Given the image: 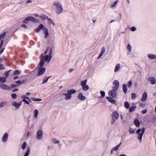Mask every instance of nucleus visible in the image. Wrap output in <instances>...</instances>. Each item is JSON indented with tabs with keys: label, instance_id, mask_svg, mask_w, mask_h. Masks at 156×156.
Segmentation results:
<instances>
[{
	"label": "nucleus",
	"instance_id": "f257e3e1",
	"mask_svg": "<svg viewBox=\"0 0 156 156\" xmlns=\"http://www.w3.org/2000/svg\"><path fill=\"white\" fill-rule=\"evenodd\" d=\"M53 5L56 9V12L57 14H59L63 11V9L62 5L60 2H55Z\"/></svg>",
	"mask_w": 156,
	"mask_h": 156
},
{
	"label": "nucleus",
	"instance_id": "f03ea898",
	"mask_svg": "<svg viewBox=\"0 0 156 156\" xmlns=\"http://www.w3.org/2000/svg\"><path fill=\"white\" fill-rule=\"evenodd\" d=\"M40 31H42L44 34V38L45 39L48 37L49 34L48 32V29L43 24H40Z\"/></svg>",
	"mask_w": 156,
	"mask_h": 156
},
{
	"label": "nucleus",
	"instance_id": "7ed1b4c3",
	"mask_svg": "<svg viewBox=\"0 0 156 156\" xmlns=\"http://www.w3.org/2000/svg\"><path fill=\"white\" fill-rule=\"evenodd\" d=\"M52 58L48 55H46L41 58L40 63L44 65L46 63L48 64L51 61Z\"/></svg>",
	"mask_w": 156,
	"mask_h": 156
},
{
	"label": "nucleus",
	"instance_id": "20e7f679",
	"mask_svg": "<svg viewBox=\"0 0 156 156\" xmlns=\"http://www.w3.org/2000/svg\"><path fill=\"white\" fill-rule=\"evenodd\" d=\"M6 35V33L4 32L2 34H0V54L2 53L4 51L5 48L1 49L3 43V39Z\"/></svg>",
	"mask_w": 156,
	"mask_h": 156
},
{
	"label": "nucleus",
	"instance_id": "39448f33",
	"mask_svg": "<svg viewBox=\"0 0 156 156\" xmlns=\"http://www.w3.org/2000/svg\"><path fill=\"white\" fill-rule=\"evenodd\" d=\"M145 128L143 127L142 129L140 128H139L136 131V133L137 134H139L140 132L141 131V133L139 134L138 136V139L140 140V142H141L142 140V136L145 131Z\"/></svg>",
	"mask_w": 156,
	"mask_h": 156
},
{
	"label": "nucleus",
	"instance_id": "423d86ee",
	"mask_svg": "<svg viewBox=\"0 0 156 156\" xmlns=\"http://www.w3.org/2000/svg\"><path fill=\"white\" fill-rule=\"evenodd\" d=\"M87 80H85L82 81L81 82V85L82 87L83 90L84 91H87L88 90L89 87L88 85H87Z\"/></svg>",
	"mask_w": 156,
	"mask_h": 156
},
{
	"label": "nucleus",
	"instance_id": "0eeeda50",
	"mask_svg": "<svg viewBox=\"0 0 156 156\" xmlns=\"http://www.w3.org/2000/svg\"><path fill=\"white\" fill-rule=\"evenodd\" d=\"M112 124H114L116 120L119 117V114L117 112H113L112 115Z\"/></svg>",
	"mask_w": 156,
	"mask_h": 156
},
{
	"label": "nucleus",
	"instance_id": "6e6552de",
	"mask_svg": "<svg viewBox=\"0 0 156 156\" xmlns=\"http://www.w3.org/2000/svg\"><path fill=\"white\" fill-rule=\"evenodd\" d=\"M113 84L115 85V86L112 87V90H111L116 91L119 87V82L118 80H115L113 82Z\"/></svg>",
	"mask_w": 156,
	"mask_h": 156
},
{
	"label": "nucleus",
	"instance_id": "1a4fd4ad",
	"mask_svg": "<svg viewBox=\"0 0 156 156\" xmlns=\"http://www.w3.org/2000/svg\"><path fill=\"white\" fill-rule=\"evenodd\" d=\"M44 66L40 63V76L43 74L45 72L46 68L44 67Z\"/></svg>",
	"mask_w": 156,
	"mask_h": 156
},
{
	"label": "nucleus",
	"instance_id": "9d476101",
	"mask_svg": "<svg viewBox=\"0 0 156 156\" xmlns=\"http://www.w3.org/2000/svg\"><path fill=\"white\" fill-rule=\"evenodd\" d=\"M117 94V93L116 91L111 90H110L108 93L109 97L112 98H115L116 97Z\"/></svg>",
	"mask_w": 156,
	"mask_h": 156
},
{
	"label": "nucleus",
	"instance_id": "9b49d317",
	"mask_svg": "<svg viewBox=\"0 0 156 156\" xmlns=\"http://www.w3.org/2000/svg\"><path fill=\"white\" fill-rule=\"evenodd\" d=\"M0 88L2 89L9 90L11 89V87L8 86L0 83Z\"/></svg>",
	"mask_w": 156,
	"mask_h": 156
},
{
	"label": "nucleus",
	"instance_id": "f8f14e48",
	"mask_svg": "<svg viewBox=\"0 0 156 156\" xmlns=\"http://www.w3.org/2000/svg\"><path fill=\"white\" fill-rule=\"evenodd\" d=\"M12 105L16 109H19L22 105V102L20 101L18 103H17L15 102H13L12 103Z\"/></svg>",
	"mask_w": 156,
	"mask_h": 156
},
{
	"label": "nucleus",
	"instance_id": "ddd939ff",
	"mask_svg": "<svg viewBox=\"0 0 156 156\" xmlns=\"http://www.w3.org/2000/svg\"><path fill=\"white\" fill-rule=\"evenodd\" d=\"M148 80L152 85H154L156 83V79L154 76L149 77L148 78Z\"/></svg>",
	"mask_w": 156,
	"mask_h": 156
},
{
	"label": "nucleus",
	"instance_id": "4468645a",
	"mask_svg": "<svg viewBox=\"0 0 156 156\" xmlns=\"http://www.w3.org/2000/svg\"><path fill=\"white\" fill-rule=\"evenodd\" d=\"M9 136L8 134L7 133H5L2 136L1 140L2 142H6L8 140Z\"/></svg>",
	"mask_w": 156,
	"mask_h": 156
},
{
	"label": "nucleus",
	"instance_id": "2eb2a0df",
	"mask_svg": "<svg viewBox=\"0 0 156 156\" xmlns=\"http://www.w3.org/2000/svg\"><path fill=\"white\" fill-rule=\"evenodd\" d=\"M33 19H34L33 17L32 16H29L27 17L23 21V23L26 24L28 23L29 21L32 22Z\"/></svg>",
	"mask_w": 156,
	"mask_h": 156
},
{
	"label": "nucleus",
	"instance_id": "dca6fc26",
	"mask_svg": "<svg viewBox=\"0 0 156 156\" xmlns=\"http://www.w3.org/2000/svg\"><path fill=\"white\" fill-rule=\"evenodd\" d=\"M77 97L81 101H84L86 99V97L83 95L82 93L81 92L79 94Z\"/></svg>",
	"mask_w": 156,
	"mask_h": 156
},
{
	"label": "nucleus",
	"instance_id": "f3484780",
	"mask_svg": "<svg viewBox=\"0 0 156 156\" xmlns=\"http://www.w3.org/2000/svg\"><path fill=\"white\" fill-rule=\"evenodd\" d=\"M147 97V94L146 92L144 93L142 95L141 100L142 101L144 102L146 101Z\"/></svg>",
	"mask_w": 156,
	"mask_h": 156
},
{
	"label": "nucleus",
	"instance_id": "a211bd4d",
	"mask_svg": "<svg viewBox=\"0 0 156 156\" xmlns=\"http://www.w3.org/2000/svg\"><path fill=\"white\" fill-rule=\"evenodd\" d=\"M106 98L109 102H110L112 103L115 104L116 103L115 101L112 99V98L110 97H107Z\"/></svg>",
	"mask_w": 156,
	"mask_h": 156
},
{
	"label": "nucleus",
	"instance_id": "6ab92c4d",
	"mask_svg": "<svg viewBox=\"0 0 156 156\" xmlns=\"http://www.w3.org/2000/svg\"><path fill=\"white\" fill-rule=\"evenodd\" d=\"M63 95L66 96L65 98V99L66 100H69L71 98L72 95L69 93H64Z\"/></svg>",
	"mask_w": 156,
	"mask_h": 156
},
{
	"label": "nucleus",
	"instance_id": "aec40b11",
	"mask_svg": "<svg viewBox=\"0 0 156 156\" xmlns=\"http://www.w3.org/2000/svg\"><path fill=\"white\" fill-rule=\"evenodd\" d=\"M40 18L42 20H44L48 19V17L45 14H41L40 15Z\"/></svg>",
	"mask_w": 156,
	"mask_h": 156
},
{
	"label": "nucleus",
	"instance_id": "412c9836",
	"mask_svg": "<svg viewBox=\"0 0 156 156\" xmlns=\"http://www.w3.org/2000/svg\"><path fill=\"white\" fill-rule=\"evenodd\" d=\"M127 85L126 84H124L122 86V89L124 93L126 94L127 91Z\"/></svg>",
	"mask_w": 156,
	"mask_h": 156
},
{
	"label": "nucleus",
	"instance_id": "4be33fe9",
	"mask_svg": "<svg viewBox=\"0 0 156 156\" xmlns=\"http://www.w3.org/2000/svg\"><path fill=\"white\" fill-rule=\"evenodd\" d=\"M149 58L151 59H154L156 58V55H153L151 54L148 55Z\"/></svg>",
	"mask_w": 156,
	"mask_h": 156
},
{
	"label": "nucleus",
	"instance_id": "5701e85b",
	"mask_svg": "<svg viewBox=\"0 0 156 156\" xmlns=\"http://www.w3.org/2000/svg\"><path fill=\"white\" fill-rule=\"evenodd\" d=\"M53 50L52 48H50L48 49V55L49 56H51L52 58L53 55Z\"/></svg>",
	"mask_w": 156,
	"mask_h": 156
},
{
	"label": "nucleus",
	"instance_id": "b1692460",
	"mask_svg": "<svg viewBox=\"0 0 156 156\" xmlns=\"http://www.w3.org/2000/svg\"><path fill=\"white\" fill-rule=\"evenodd\" d=\"M24 83H25V81L24 80L22 81H21L20 80H18V81H16L15 82V83L17 86V87L18 85L24 84Z\"/></svg>",
	"mask_w": 156,
	"mask_h": 156
},
{
	"label": "nucleus",
	"instance_id": "393cba45",
	"mask_svg": "<svg viewBox=\"0 0 156 156\" xmlns=\"http://www.w3.org/2000/svg\"><path fill=\"white\" fill-rule=\"evenodd\" d=\"M134 123L137 127H139L140 126V122L137 119H135L134 121Z\"/></svg>",
	"mask_w": 156,
	"mask_h": 156
},
{
	"label": "nucleus",
	"instance_id": "a878e982",
	"mask_svg": "<svg viewBox=\"0 0 156 156\" xmlns=\"http://www.w3.org/2000/svg\"><path fill=\"white\" fill-rule=\"evenodd\" d=\"M34 74H36L37 76H39V66H38L34 70Z\"/></svg>",
	"mask_w": 156,
	"mask_h": 156
},
{
	"label": "nucleus",
	"instance_id": "bb28decb",
	"mask_svg": "<svg viewBox=\"0 0 156 156\" xmlns=\"http://www.w3.org/2000/svg\"><path fill=\"white\" fill-rule=\"evenodd\" d=\"M136 130V129H133L131 128H130L129 130V132L130 134L134 133Z\"/></svg>",
	"mask_w": 156,
	"mask_h": 156
},
{
	"label": "nucleus",
	"instance_id": "cd10ccee",
	"mask_svg": "<svg viewBox=\"0 0 156 156\" xmlns=\"http://www.w3.org/2000/svg\"><path fill=\"white\" fill-rule=\"evenodd\" d=\"M76 92V90H74V89H72V90H70L69 89L68 90L67 92L69 93V94H70V95H72V94H74Z\"/></svg>",
	"mask_w": 156,
	"mask_h": 156
},
{
	"label": "nucleus",
	"instance_id": "c85d7f7f",
	"mask_svg": "<svg viewBox=\"0 0 156 156\" xmlns=\"http://www.w3.org/2000/svg\"><path fill=\"white\" fill-rule=\"evenodd\" d=\"M122 144V143H120L119 144H118L115 147H114L113 148V150H114V151H117L118 149H119V147Z\"/></svg>",
	"mask_w": 156,
	"mask_h": 156
},
{
	"label": "nucleus",
	"instance_id": "c756f323",
	"mask_svg": "<svg viewBox=\"0 0 156 156\" xmlns=\"http://www.w3.org/2000/svg\"><path fill=\"white\" fill-rule=\"evenodd\" d=\"M38 111L36 109L35 110L34 113V117L35 118H37L38 117Z\"/></svg>",
	"mask_w": 156,
	"mask_h": 156
},
{
	"label": "nucleus",
	"instance_id": "7c9ffc66",
	"mask_svg": "<svg viewBox=\"0 0 156 156\" xmlns=\"http://www.w3.org/2000/svg\"><path fill=\"white\" fill-rule=\"evenodd\" d=\"M30 152V149L29 147H28L27 150L24 156H28Z\"/></svg>",
	"mask_w": 156,
	"mask_h": 156
},
{
	"label": "nucleus",
	"instance_id": "2f4dec72",
	"mask_svg": "<svg viewBox=\"0 0 156 156\" xmlns=\"http://www.w3.org/2000/svg\"><path fill=\"white\" fill-rule=\"evenodd\" d=\"M120 68V64H117L116 65L115 67V72H117L119 69Z\"/></svg>",
	"mask_w": 156,
	"mask_h": 156
},
{
	"label": "nucleus",
	"instance_id": "473e14b6",
	"mask_svg": "<svg viewBox=\"0 0 156 156\" xmlns=\"http://www.w3.org/2000/svg\"><path fill=\"white\" fill-rule=\"evenodd\" d=\"M118 1H116L111 5V7L114 8L118 4Z\"/></svg>",
	"mask_w": 156,
	"mask_h": 156
},
{
	"label": "nucleus",
	"instance_id": "72a5a7b5",
	"mask_svg": "<svg viewBox=\"0 0 156 156\" xmlns=\"http://www.w3.org/2000/svg\"><path fill=\"white\" fill-rule=\"evenodd\" d=\"M136 108V107L135 106H133L131 107L129 109V111L131 112H133L135 111Z\"/></svg>",
	"mask_w": 156,
	"mask_h": 156
},
{
	"label": "nucleus",
	"instance_id": "f704fd0d",
	"mask_svg": "<svg viewBox=\"0 0 156 156\" xmlns=\"http://www.w3.org/2000/svg\"><path fill=\"white\" fill-rule=\"evenodd\" d=\"M130 106L129 104L127 101H126L124 103V106L127 109L129 108Z\"/></svg>",
	"mask_w": 156,
	"mask_h": 156
},
{
	"label": "nucleus",
	"instance_id": "c9c22d12",
	"mask_svg": "<svg viewBox=\"0 0 156 156\" xmlns=\"http://www.w3.org/2000/svg\"><path fill=\"white\" fill-rule=\"evenodd\" d=\"M6 79L5 77H0V82L2 83H4L6 81Z\"/></svg>",
	"mask_w": 156,
	"mask_h": 156
},
{
	"label": "nucleus",
	"instance_id": "e433bc0d",
	"mask_svg": "<svg viewBox=\"0 0 156 156\" xmlns=\"http://www.w3.org/2000/svg\"><path fill=\"white\" fill-rule=\"evenodd\" d=\"M6 104V102H1L0 103V108H2L4 107Z\"/></svg>",
	"mask_w": 156,
	"mask_h": 156
},
{
	"label": "nucleus",
	"instance_id": "4c0bfd02",
	"mask_svg": "<svg viewBox=\"0 0 156 156\" xmlns=\"http://www.w3.org/2000/svg\"><path fill=\"white\" fill-rule=\"evenodd\" d=\"M43 131L40 129V140L41 139L43 138Z\"/></svg>",
	"mask_w": 156,
	"mask_h": 156
},
{
	"label": "nucleus",
	"instance_id": "58836bf2",
	"mask_svg": "<svg viewBox=\"0 0 156 156\" xmlns=\"http://www.w3.org/2000/svg\"><path fill=\"white\" fill-rule=\"evenodd\" d=\"M27 143L26 142H24L23 145H22V148L23 150H24L27 146Z\"/></svg>",
	"mask_w": 156,
	"mask_h": 156
},
{
	"label": "nucleus",
	"instance_id": "ea45409f",
	"mask_svg": "<svg viewBox=\"0 0 156 156\" xmlns=\"http://www.w3.org/2000/svg\"><path fill=\"white\" fill-rule=\"evenodd\" d=\"M53 141L56 144H58L60 143V141L58 140L55 138L53 139Z\"/></svg>",
	"mask_w": 156,
	"mask_h": 156
},
{
	"label": "nucleus",
	"instance_id": "a19ab883",
	"mask_svg": "<svg viewBox=\"0 0 156 156\" xmlns=\"http://www.w3.org/2000/svg\"><path fill=\"white\" fill-rule=\"evenodd\" d=\"M51 77V76H49L48 77V78H47L44 79V81L42 82V83L44 84V83H46L48 82V79Z\"/></svg>",
	"mask_w": 156,
	"mask_h": 156
},
{
	"label": "nucleus",
	"instance_id": "79ce46f5",
	"mask_svg": "<svg viewBox=\"0 0 156 156\" xmlns=\"http://www.w3.org/2000/svg\"><path fill=\"white\" fill-rule=\"evenodd\" d=\"M128 87L131 88L132 85V81L130 80L128 82Z\"/></svg>",
	"mask_w": 156,
	"mask_h": 156
},
{
	"label": "nucleus",
	"instance_id": "37998d69",
	"mask_svg": "<svg viewBox=\"0 0 156 156\" xmlns=\"http://www.w3.org/2000/svg\"><path fill=\"white\" fill-rule=\"evenodd\" d=\"M47 19L49 21V24L52 23V24H53V25L54 26L55 25L54 22L51 19L49 18H48V19Z\"/></svg>",
	"mask_w": 156,
	"mask_h": 156
},
{
	"label": "nucleus",
	"instance_id": "c03bdc74",
	"mask_svg": "<svg viewBox=\"0 0 156 156\" xmlns=\"http://www.w3.org/2000/svg\"><path fill=\"white\" fill-rule=\"evenodd\" d=\"M10 71H11L10 70H9L7 71L6 72L4 73V75L5 76H6L5 78H6L9 75V73Z\"/></svg>",
	"mask_w": 156,
	"mask_h": 156
},
{
	"label": "nucleus",
	"instance_id": "a18cd8bd",
	"mask_svg": "<svg viewBox=\"0 0 156 156\" xmlns=\"http://www.w3.org/2000/svg\"><path fill=\"white\" fill-rule=\"evenodd\" d=\"M136 98V95L135 93H132L131 94V99L132 100H134Z\"/></svg>",
	"mask_w": 156,
	"mask_h": 156
},
{
	"label": "nucleus",
	"instance_id": "49530a36",
	"mask_svg": "<svg viewBox=\"0 0 156 156\" xmlns=\"http://www.w3.org/2000/svg\"><path fill=\"white\" fill-rule=\"evenodd\" d=\"M21 73V71L18 70H16L14 73V74L16 75L20 74Z\"/></svg>",
	"mask_w": 156,
	"mask_h": 156
},
{
	"label": "nucleus",
	"instance_id": "de8ad7c7",
	"mask_svg": "<svg viewBox=\"0 0 156 156\" xmlns=\"http://www.w3.org/2000/svg\"><path fill=\"white\" fill-rule=\"evenodd\" d=\"M32 21V22H33L34 23H38V20L37 19L34 18V17Z\"/></svg>",
	"mask_w": 156,
	"mask_h": 156
},
{
	"label": "nucleus",
	"instance_id": "09e8293b",
	"mask_svg": "<svg viewBox=\"0 0 156 156\" xmlns=\"http://www.w3.org/2000/svg\"><path fill=\"white\" fill-rule=\"evenodd\" d=\"M127 49L130 52L131 50V46L129 44H128L127 45Z\"/></svg>",
	"mask_w": 156,
	"mask_h": 156
},
{
	"label": "nucleus",
	"instance_id": "8fccbe9b",
	"mask_svg": "<svg viewBox=\"0 0 156 156\" xmlns=\"http://www.w3.org/2000/svg\"><path fill=\"white\" fill-rule=\"evenodd\" d=\"M100 93L102 97H104L105 95V92L103 91H100Z\"/></svg>",
	"mask_w": 156,
	"mask_h": 156
},
{
	"label": "nucleus",
	"instance_id": "3c124183",
	"mask_svg": "<svg viewBox=\"0 0 156 156\" xmlns=\"http://www.w3.org/2000/svg\"><path fill=\"white\" fill-rule=\"evenodd\" d=\"M5 69V67L2 64H0V70H2Z\"/></svg>",
	"mask_w": 156,
	"mask_h": 156
},
{
	"label": "nucleus",
	"instance_id": "603ef678",
	"mask_svg": "<svg viewBox=\"0 0 156 156\" xmlns=\"http://www.w3.org/2000/svg\"><path fill=\"white\" fill-rule=\"evenodd\" d=\"M16 95L15 94H11V97L12 99H15L16 97Z\"/></svg>",
	"mask_w": 156,
	"mask_h": 156
},
{
	"label": "nucleus",
	"instance_id": "864d4df0",
	"mask_svg": "<svg viewBox=\"0 0 156 156\" xmlns=\"http://www.w3.org/2000/svg\"><path fill=\"white\" fill-rule=\"evenodd\" d=\"M17 87V86L16 85V84H12L11 85L10 87H11V89L13 87Z\"/></svg>",
	"mask_w": 156,
	"mask_h": 156
},
{
	"label": "nucleus",
	"instance_id": "5fc2aeb1",
	"mask_svg": "<svg viewBox=\"0 0 156 156\" xmlns=\"http://www.w3.org/2000/svg\"><path fill=\"white\" fill-rule=\"evenodd\" d=\"M23 101L27 105H29L30 104L29 102L25 99H23Z\"/></svg>",
	"mask_w": 156,
	"mask_h": 156
},
{
	"label": "nucleus",
	"instance_id": "6e6d98bb",
	"mask_svg": "<svg viewBox=\"0 0 156 156\" xmlns=\"http://www.w3.org/2000/svg\"><path fill=\"white\" fill-rule=\"evenodd\" d=\"M147 111V109H144V110L142 111L141 112L143 114H144L146 113Z\"/></svg>",
	"mask_w": 156,
	"mask_h": 156
},
{
	"label": "nucleus",
	"instance_id": "4d7b16f0",
	"mask_svg": "<svg viewBox=\"0 0 156 156\" xmlns=\"http://www.w3.org/2000/svg\"><path fill=\"white\" fill-rule=\"evenodd\" d=\"M21 27L26 29L28 28V27L25 24H23L21 25Z\"/></svg>",
	"mask_w": 156,
	"mask_h": 156
},
{
	"label": "nucleus",
	"instance_id": "13d9d810",
	"mask_svg": "<svg viewBox=\"0 0 156 156\" xmlns=\"http://www.w3.org/2000/svg\"><path fill=\"white\" fill-rule=\"evenodd\" d=\"M105 48L104 47H103L102 48V50H101V53H102L104 54L105 52Z\"/></svg>",
	"mask_w": 156,
	"mask_h": 156
},
{
	"label": "nucleus",
	"instance_id": "bf43d9fd",
	"mask_svg": "<svg viewBox=\"0 0 156 156\" xmlns=\"http://www.w3.org/2000/svg\"><path fill=\"white\" fill-rule=\"evenodd\" d=\"M136 30V28L134 27H131V30L132 31H135Z\"/></svg>",
	"mask_w": 156,
	"mask_h": 156
},
{
	"label": "nucleus",
	"instance_id": "052dcab7",
	"mask_svg": "<svg viewBox=\"0 0 156 156\" xmlns=\"http://www.w3.org/2000/svg\"><path fill=\"white\" fill-rule=\"evenodd\" d=\"M37 139H39V130L37 131Z\"/></svg>",
	"mask_w": 156,
	"mask_h": 156
},
{
	"label": "nucleus",
	"instance_id": "680f3d73",
	"mask_svg": "<svg viewBox=\"0 0 156 156\" xmlns=\"http://www.w3.org/2000/svg\"><path fill=\"white\" fill-rule=\"evenodd\" d=\"M74 70V69L73 68L70 69L69 70V72L70 73L72 72Z\"/></svg>",
	"mask_w": 156,
	"mask_h": 156
},
{
	"label": "nucleus",
	"instance_id": "e2e57ef3",
	"mask_svg": "<svg viewBox=\"0 0 156 156\" xmlns=\"http://www.w3.org/2000/svg\"><path fill=\"white\" fill-rule=\"evenodd\" d=\"M31 135V133L30 132H28L27 134V137L28 138Z\"/></svg>",
	"mask_w": 156,
	"mask_h": 156
},
{
	"label": "nucleus",
	"instance_id": "0e129e2a",
	"mask_svg": "<svg viewBox=\"0 0 156 156\" xmlns=\"http://www.w3.org/2000/svg\"><path fill=\"white\" fill-rule=\"evenodd\" d=\"M36 32L37 33H38L39 32V26L36 29Z\"/></svg>",
	"mask_w": 156,
	"mask_h": 156
},
{
	"label": "nucleus",
	"instance_id": "69168bd1",
	"mask_svg": "<svg viewBox=\"0 0 156 156\" xmlns=\"http://www.w3.org/2000/svg\"><path fill=\"white\" fill-rule=\"evenodd\" d=\"M103 53H102L101 52V53L100 54V55L98 57V58L101 57L102 56V55H103Z\"/></svg>",
	"mask_w": 156,
	"mask_h": 156
},
{
	"label": "nucleus",
	"instance_id": "338daca9",
	"mask_svg": "<svg viewBox=\"0 0 156 156\" xmlns=\"http://www.w3.org/2000/svg\"><path fill=\"white\" fill-rule=\"evenodd\" d=\"M18 90V89L17 88H15V89H14L12 91V92H14L16 91H17Z\"/></svg>",
	"mask_w": 156,
	"mask_h": 156
},
{
	"label": "nucleus",
	"instance_id": "774afa93",
	"mask_svg": "<svg viewBox=\"0 0 156 156\" xmlns=\"http://www.w3.org/2000/svg\"><path fill=\"white\" fill-rule=\"evenodd\" d=\"M134 85L135 87H136L138 85L137 83L136 82H135L134 83Z\"/></svg>",
	"mask_w": 156,
	"mask_h": 156
}]
</instances>
